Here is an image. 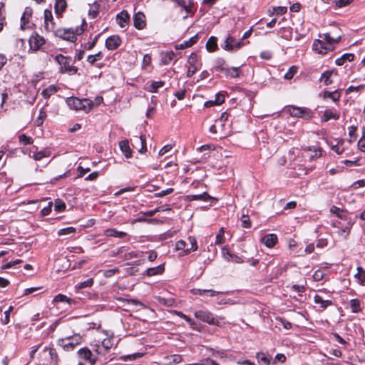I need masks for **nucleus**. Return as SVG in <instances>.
I'll list each match as a JSON object with an SVG mask.
<instances>
[{"instance_id": "obj_27", "label": "nucleus", "mask_w": 365, "mask_h": 365, "mask_svg": "<svg viewBox=\"0 0 365 365\" xmlns=\"http://www.w3.org/2000/svg\"><path fill=\"white\" fill-rule=\"evenodd\" d=\"M67 4L66 0H56L54 5L55 13L61 15L66 9Z\"/></svg>"}, {"instance_id": "obj_43", "label": "nucleus", "mask_w": 365, "mask_h": 365, "mask_svg": "<svg viewBox=\"0 0 365 365\" xmlns=\"http://www.w3.org/2000/svg\"><path fill=\"white\" fill-rule=\"evenodd\" d=\"M324 39L325 40L324 42L326 44L331 43V46H333L334 43H337L341 38V35H338L336 36H331L329 33L324 34Z\"/></svg>"}, {"instance_id": "obj_41", "label": "nucleus", "mask_w": 365, "mask_h": 365, "mask_svg": "<svg viewBox=\"0 0 365 365\" xmlns=\"http://www.w3.org/2000/svg\"><path fill=\"white\" fill-rule=\"evenodd\" d=\"M100 5L96 1L88 10V16L92 19H95L99 14Z\"/></svg>"}, {"instance_id": "obj_55", "label": "nucleus", "mask_w": 365, "mask_h": 365, "mask_svg": "<svg viewBox=\"0 0 365 365\" xmlns=\"http://www.w3.org/2000/svg\"><path fill=\"white\" fill-rule=\"evenodd\" d=\"M143 354L142 353H135V354H128V355H125V356H121V359L126 361L128 359L129 360H135L136 359H138V358H140Z\"/></svg>"}, {"instance_id": "obj_8", "label": "nucleus", "mask_w": 365, "mask_h": 365, "mask_svg": "<svg viewBox=\"0 0 365 365\" xmlns=\"http://www.w3.org/2000/svg\"><path fill=\"white\" fill-rule=\"evenodd\" d=\"M244 45L245 43L242 40L237 41L235 37L230 35L225 40L224 44L222 45V47L226 51H232L240 48Z\"/></svg>"}, {"instance_id": "obj_59", "label": "nucleus", "mask_w": 365, "mask_h": 365, "mask_svg": "<svg viewBox=\"0 0 365 365\" xmlns=\"http://www.w3.org/2000/svg\"><path fill=\"white\" fill-rule=\"evenodd\" d=\"M52 207H53V202H49L48 203L47 206H46L45 207L41 209V215L43 216L48 215L51 213V212Z\"/></svg>"}, {"instance_id": "obj_14", "label": "nucleus", "mask_w": 365, "mask_h": 365, "mask_svg": "<svg viewBox=\"0 0 365 365\" xmlns=\"http://www.w3.org/2000/svg\"><path fill=\"white\" fill-rule=\"evenodd\" d=\"M78 354L81 358L88 361L91 365L95 364L96 357L88 348L84 347L80 349L78 351Z\"/></svg>"}, {"instance_id": "obj_57", "label": "nucleus", "mask_w": 365, "mask_h": 365, "mask_svg": "<svg viewBox=\"0 0 365 365\" xmlns=\"http://www.w3.org/2000/svg\"><path fill=\"white\" fill-rule=\"evenodd\" d=\"M365 86L364 85H359L357 86H350L345 91V93L347 95L353 91H361V90L364 89Z\"/></svg>"}, {"instance_id": "obj_7", "label": "nucleus", "mask_w": 365, "mask_h": 365, "mask_svg": "<svg viewBox=\"0 0 365 365\" xmlns=\"http://www.w3.org/2000/svg\"><path fill=\"white\" fill-rule=\"evenodd\" d=\"M187 64V77L188 78L192 77L200 68V66H201V63H198L197 55L195 53H192L190 55Z\"/></svg>"}, {"instance_id": "obj_24", "label": "nucleus", "mask_w": 365, "mask_h": 365, "mask_svg": "<svg viewBox=\"0 0 365 365\" xmlns=\"http://www.w3.org/2000/svg\"><path fill=\"white\" fill-rule=\"evenodd\" d=\"M178 6L182 7L187 14H189L191 11L192 3L191 0H172Z\"/></svg>"}, {"instance_id": "obj_19", "label": "nucleus", "mask_w": 365, "mask_h": 365, "mask_svg": "<svg viewBox=\"0 0 365 365\" xmlns=\"http://www.w3.org/2000/svg\"><path fill=\"white\" fill-rule=\"evenodd\" d=\"M277 242V236L275 234H267L262 238V242L267 247H272Z\"/></svg>"}, {"instance_id": "obj_32", "label": "nucleus", "mask_w": 365, "mask_h": 365, "mask_svg": "<svg viewBox=\"0 0 365 365\" xmlns=\"http://www.w3.org/2000/svg\"><path fill=\"white\" fill-rule=\"evenodd\" d=\"M165 85V82L163 81H152L150 84H148V91L151 93H157L159 88L163 87Z\"/></svg>"}, {"instance_id": "obj_3", "label": "nucleus", "mask_w": 365, "mask_h": 365, "mask_svg": "<svg viewBox=\"0 0 365 365\" xmlns=\"http://www.w3.org/2000/svg\"><path fill=\"white\" fill-rule=\"evenodd\" d=\"M284 111L294 118H300L309 120L313 117V112L312 110L304 107H298L289 105L284 108Z\"/></svg>"}, {"instance_id": "obj_22", "label": "nucleus", "mask_w": 365, "mask_h": 365, "mask_svg": "<svg viewBox=\"0 0 365 365\" xmlns=\"http://www.w3.org/2000/svg\"><path fill=\"white\" fill-rule=\"evenodd\" d=\"M104 235L107 237L123 238L127 236V233L123 231H118L115 228H109L104 230Z\"/></svg>"}, {"instance_id": "obj_29", "label": "nucleus", "mask_w": 365, "mask_h": 365, "mask_svg": "<svg viewBox=\"0 0 365 365\" xmlns=\"http://www.w3.org/2000/svg\"><path fill=\"white\" fill-rule=\"evenodd\" d=\"M314 302L317 304H320V307L324 309L332 304L331 300H324L322 297L318 294L314 297Z\"/></svg>"}, {"instance_id": "obj_52", "label": "nucleus", "mask_w": 365, "mask_h": 365, "mask_svg": "<svg viewBox=\"0 0 365 365\" xmlns=\"http://www.w3.org/2000/svg\"><path fill=\"white\" fill-rule=\"evenodd\" d=\"M76 232V228L73 227H68L66 228H63L58 230V235H67L70 234H73Z\"/></svg>"}, {"instance_id": "obj_49", "label": "nucleus", "mask_w": 365, "mask_h": 365, "mask_svg": "<svg viewBox=\"0 0 365 365\" xmlns=\"http://www.w3.org/2000/svg\"><path fill=\"white\" fill-rule=\"evenodd\" d=\"M93 279L92 278H89V279H86V281L81 282L78 283L76 285V289H81L86 288V287H90L93 285Z\"/></svg>"}, {"instance_id": "obj_38", "label": "nucleus", "mask_w": 365, "mask_h": 365, "mask_svg": "<svg viewBox=\"0 0 365 365\" xmlns=\"http://www.w3.org/2000/svg\"><path fill=\"white\" fill-rule=\"evenodd\" d=\"M58 89L56 86L50 85L46 88L43 89L41 92V95L45 98H48L51 95L57 92Z\"/></svg>"}, {"instance_id": "obj_46", "label": "nucleus", "mask_w": 365, "mask_h": 365, "mask_svg": "<svg viewBox=\"0 0 365 365\" xmlns=\"http://www.w3.org/2000/svg\"><path fill=\"white\" fill-rule=\"evenodd\" d=\"M225 74L231 78H237L240 76V68L239 67H231L226 70Z\"/></svg>"}, {"instance_id": "obj_53", "label": "nucleus", "mask_w": 365, "mask_h": 365, "mask_svg": "<svg viewBox=\"0 0 365 365\" xmlns=\"http://www.w3.org/2000/svg\"><path fill=\"white\" fill-rule=\"evenodd\" d=\"M297 71L296 66H292L284 75V78L287 80L292 79Z\"/></svg>"}, {"instance_id": "obj_2", "label": "nucleus", "mask_w": 365, "mask_h": 365, "mask_svg": "<svg viewBox=\"0 0 365 365\" xmlns=\"http://www.w3.org/2000/svg\"><path fill=\"white\" fill-rule=\"evenodd\" d=\"M67 105L73 110H81L85 112H88L93 107V101L88 99H79L76 97H70L66 99Z\"/></svg>"}, {"instance_id": "obj_63", "label": "nucleus", "mask_w": 365, "mask_h": 365, "mask_svg": "<svg viewBox=\"0 0 365 365\" xmlns=\"http://www.w3.org/2000/svg\"><path fill=\"white\" fill-rule=\"evenodd\" d=\"M354 277L359 284L365 285V272L356 273Z\"/></svg>"}, {"instance_id": "obj_45", "label": "nucleus", "mask_w": 365, "mask_h": 365, "mask_svg": "<svg viewBox=\"0 0 365 365\" xmlns=\"http://www.w3.org/2000/svg\"><path fill=\"white\" fill-rule=\"evenodd\" d=\"M175 56V53L173 51H167L163 54L162 56V63L165 65H167L171 62Z\"/></svg>"}, {"instance_id": "obj_17", "label": "nucleus", "mask_w": 365, "mask_h": 365, "mask_svg": "<svg viewBox=\"0 0 365 365\" xmlns=\"http://www.w3.org/2000/svg\"><path fill=\"white\" fill-rule=\"evenodd\" d=\"M116 20L118 24L121 28L125 27L130 21V16L126 11H122L120 13L117 14Z\"/></svg>"}, {"instance_id": "obj_44", "label": "nucleus", "mask_w": 365, "mask_h": 365, "mask_svg": "<svg viewBox=\"0 0 365 365\" xmlns=\"http://www.w3.org/2000/svg\"><path fill=\"white\" fill-rule=\"evenodd\" d=\"M350 307L351 309V312L353 313H359L361 312V303L360 301L357 299H353L350 301Z\"/></svg>"}, {"instance_id": "obj_62", "label": "nucleus", "mask_w": 365, "mask_h": 365, "mask_svg": "<svg viewBox=\"0 0 365 365\" xmlns=\"http://www.w3.org/2000/svg\"><path fill=\"white\" fill-rule=\"evenodd\" d=\"M227 67L225 66V63L224 61H218L217 64L215 66V70L216 71H224L226 72Z\"/></svg>"}, {"instance_id": "obj_1", "label": "nucleus", "mask_w": 365, "mask_h": 365, "mask_svg": "<svg viewBox=\"0 0 365 365\" xmlns=\"http://www.w3.org/2000/svg\"><path fill=\"white\" fill-rule=\"evenodd\" d=\"M83 25L73 29H58L54 31L55 36L63 40L75 42L77 40V36L83 34L84 31Z\"/></svg>"}, {"instance_id": "obj_15", "label": "nucleus", "mask_w": 365, "mask_h": 365, "mask_svg": "<svg viewBox=\"0 0 365 365\" xmlns=\"http://www.w3.org/2000/svg\"><path fill=\"white\" fill-rule=\"evenodd\" d=\"M133 25L138 30H141L145 26V16L142 12H138L134 14Z\"/></svg>"}, {"instance_id": "obj_23", "label": "nucleus", "mask_w": 365, "mask_h": 365, "mask_svg": "<svg viewBox=\"0 0 365 365\" xmlns=\"http://www.w3.org/2000/svg\"><path fill=\"white\" fill-rule=\"evenodd\" d=\"M323 98H330L334 102H337L339 101V98H340V96H341V94H340V91L336 89L334 91H325L324 93H323Z\"/></svg>"}, {"instance_id": "obj_18", "label": "nucleus", "mask_w": 365, "mask_h": 365, "mask_svg": "<svg viewBox=\"0 0 365 365\" xmlns=\"http://www.w3.org/2000/svg\"><path fill=\"white\" fill-rule=\"evenodd\" d=\"M337 75V71L334 70L324 71L320 78V81L322 82L325 86H329L333 83L331 76L333 75Z\"/></svg>"}, {"instance_id": "obj_37", "label": "nucleus", "mask_w": 365, "mask_h": 365, "mask_svg": "<svg viewBox=\"0 0 365 365\" xmlns=\"http://www.w3.org/2000/svg\"><path fill=\"white\" fill-rule=\"evenodd\" d=\"M192 200H202V201H209V200H216L215 198L210 196L207 192H203L200 195H193L191 196Z\"/></svg>"}, {"instance_id": "obj_10", "label": "nucleus", "mask_w": 365, "mask_h": 365, "mask_svg": "<svg viewBox=\"0 0 365 365\" xmlns=\"http://www.w3.org/2000/svg\"><path fill=\"white\" fill-rule=\"evenodd\" d=\"M29 45L31 49L38 51L41 49V46L45 43L44 38L38 34L32 35L29 38Z\"/></svg>"}, {"instance_id": "obj_39", "label": "nucleus", "mask_w": 365, "mask_h": 365, "mask_svg": "<svg viewBox=\"0 0 365 365\" xmlns=\"http://www.w3.org/2000/svg\"><path fill=\"white\" fill-rule=\"evenodd\" d=\"M53 301L56 302H66L70 305L75 303L74 299L68 298V297L62 294H58V295H56L54 297Z\"/></svg>"}, {"instance_id": "obj_34", "label": "nucleus", "mask_w": 365, "mask_h": 365, "mask_svg": "<svg viewBox=\"0 0 365 365\" xmlns=\"http://www.w3.org/2000/svg\"><path fill=\"white\" fill-rule=\"evenodd\" d=\"M112 346H113V343H112L111 340L110 339H105L102 341L101 346L100 345L97 346L96 351L99 354L101 353L102 348H103L105 349V351H107L111 349Z\"/></svg>"}, {"instance_id": "obj_33", "label": "nucleus", "mask_w": 365, "mask_h": 365, "mask_svg": "<svg viewBox=\"0 0 365 365\" xmlns=\"http://www.w3.org/2000/svg\"><path fill=\"white\" fill-rule=\"evenodd\" d=\"M164 272V264H160L155 267L148 268L146 269V274L148 276H153L155 274H162Z\"/></svg>"}, {"instance_id": "obj_20", "label": "nucleus", "mask_w": 365, "mask_h": 365, "mask_svg": "<svg viewBox=\"0 0 365 365\" xmlns=\"http://www.w3.org/2000/svg\"><path fill=\"white\" fill-rule=\"evenodd\" d=\"M198 39L197 35H195L191 37L189 40L184 41L181 43H178L175 46L176 50L185 49L191 47L192 45L197 43Z\"/></svg>"}, {"instance_id": "obj_31", "label": "nucleus", "mask_w": 365, "mask_h": 365, "mask_svg": "<svg viewBox=\"0 0 365 365\" xmlns=\"http://www.w3.org/2000/svg\"><path fill=\"white\" fill-rule=\"evenodd\" d=\"M44 351H48V355L50 357L51 363L53 364L54 365L57 364L58 362V354L56 352V350L53 347H47L46 346L43 349Z\"/></svg>"}, {"instance_id": "obj_26", "label": "nucleus", "mask_w": 365, "mask_h": 365, "mask_svg": "<svg viewBox=\"0 0 365 365\" xmlns=\"http://www.w3.org/2000/svg\"><path fill=\"white\" fill-rule=\"evenodd\" d=\"M215 123L217 125L218 138L225 137L229 133V130L225 128V123H222V120H216Z\"/></svg>"}, {"instance_id": "obj_56", "label": "nucleus", "mask_w": 365, "mask_h": 365, "mask_svg": "<svg viewBox=\"0 0 365 365\" xmlns=\"http://www.w3.org/2000/svg\"><path fill=\"white\" fill-rule=\"evenodd\" d=\"M287 7H284V6H277V7H274L272 9V11H271L270 10H269V12L270 13V14H273L274 13H276L277 14H284L287 12Z\"/></svg>"}, {"instance_id": "obj_25", "label": "nucleus", "mask_w": 365, "mask_h": 365, "mask_svg": "<svg viewBox=\"0 0 365 365\" xmlns=\"http://www.w3.org/2000/svg\"><path fill=\"white\" fill-rule=\"evenodd\" d=\"M24 153L25 154H29V157L33 158L36 161L41 160L43 158L49 156V154L46 153V152L45 151L34 152L33 155H31V149H30L29 150L26 149L24 151Z\"/></svg>"}, {"instance_id": "obj_5", "label": "nucleus", "mask_w": 365, "mask_h": 365, "mask_svg": "<svg viewBox=\"0 0 365 365\" xmlns=\"http://www.w3.org/2000/svg\"><path fill=\"white\" fill-rule=\"evenodd\" d=\"M55 61L60 65V72L70 75L76 74L78 68L70 65L71 58L58 54L55 56Z\"/></svg>"}, {"instance_id": "obj_13", "label": "nucleus", "mask_w": 365, "mask_h": 365, "mask_svg": "<svg viewBox=\"0 0 365 365\" xmlns=\"http://www.w3.org/2000/svg\"><path fill=\"white\" fill-rule=\"evenodd\" d=\"M339 118V112L335 108H328L324 111L321 118L322 122H327L331 119L338 120Z\"/></svg>"}, {"instance_id": "obj_6", "label": "nucleus", "mask_w": 365, "mask_h": 365, "mask_svg": "<svg viewBox=\"0 0 365 365\" xmlns=\"http://www.w3.org/2000/svg\"><path fill=\"white\" fill-rule=\"evenodd\" d=\"M82 337L79 334L66 336L63 339H60L58 341V344L61 346L64 351H70L75 349V347L80 344Z\"/></svg>"}, {"instance_id": "obj_4", "label": "nucleus", "mask_w": 365, "mask_h": 365, "mask_svg": "<svg viewBox=\"0 0 365 365\" xmlns=\"http://www.w3.org/2000/svg\"><path fill=\"white\" fill-rule=\"evenodd\" d=\"M194 315L197 319L207 323L210 325L219 326L220 324V320L224 319L222 317H215L212 312L205 309L196 310L194 312Z\"/></svg>"}, {"instance_id": "obj_61", "label": "nucleus", "mask_w": 365, "mask_h": 365, "mask_svg": "<svg viewBox=\"0 0 365 365\" xmlns=\"http://www.w3.org/2000/svg\"><path fill=\"white\" fill-rule=\"evenodd\" d=\"M358 148L361 152H365V131L363 132L362 136L358 142Z\"/></svg>"}, {"instance_id": "obj_42", "label": "nucleus", "mask_w": 365, "mask_h": 365, "mask_svg": "<svg viewBox=\"0 0 365 365\" xmlns=\"http://www.w3.org/2000/svg\"><path fill=\"white\" fill-rule=\"evenodd\" d=\"M167 361V364H170V363L179 364L182 361V356L179 354H173L170 356H167L164 358Z\"/></svg>"}, {"instance_id": "obj_36", "label": "nucleus", "mask_w": 365, "mask_h": 365, "mask_svg": "<svg viewBox=\"0 0 365 365\" xmlns=\"http://www.w3.org/2000/svg\"><path fill=\"white\" fill-rule=\"evenodd\" d=\"M155 299L159 304L166 307H172L175 303V300L173 298H165L160 296H158L155 297Z\"/></svg>"}, {"instance_id": "obj_50", "label": "nucleus", "mask_w": 365, "mask_h": 365, "mask_svg": "<svg viewBox=\"0 0 365 365\" xmlns=\"http://www.w3.org/2000/svg\"><path fill=\"white\" fill-rule=\"evenodd\" d=\"M19 141L24 145H31L33 143L34 140L31 137L27 136L26 134H21L19 135Z\"/></svg>"}, {"instance_id": "obj_47", "label": "nucleus", "mask_w": 365, "mask_h": 365, "mask_svg": "<svg viewBox=\"0 0 365 365\" xmlns=\"http://www.w3.org/2000/svg\"><path fill=\"white\" fill-rule=\"evenodd\" d=\"M66 205L61 199H56L54 202V210L58 212H61L66 210Z\"/></svg>"}, {"instance_id": "obj_21", "label": "nucleus", "mask_w": 365, "mask_h": 365, "mask_svg": "<svg viewBox=\"0 0 365 365\" xmlns=\"http://www.w3.org/2000/svg\"><path fill=\"white\" fill-rule=\"evenodd\" d=\"M119 148L126 158H130L132 156V150L129 146L128 140H122L119 143Z\"/></svg>"}, {"instance_id": "obj_12", "label": "nucleus", "mask_w": 365, "mask_h": 365, "mask_svg": "<svg viewBox=\"0 0 365 365\" xmlns=\"http://www.w3.org/2000/svg\"><path fill=\"white\" fill-rule=\"evenodd\" d=\"M121 43V38L118 35L109 36L106 41V46L108 50L117 49Z\"/></svg>"}, {"instance_id": "obj_60", "label": "nucleus", "mask_w": 365, "mask_h": 365, "mask_svg": "<svg viewBox=\"0 0 365 365\" xmlns=\"http://www.w3.org/2000/svg\"><path fill=\"white\" fill-rule=\"evenodd\" d=\"M242 225L245 228H249L251 226V222L249 216L243 215L241 218Z\"/></svg>"}, {"instance_id": "obj_48", "label": "nucleus", "mask_w": 365, "mask_h": 365, "mask_svg": "<svg viewBox=\"0 0 365 365\" xmlns=\"http://www.w3.org/2000/svg\"><path fill=\"white\" fill-rule=\"evenodd\" d=\"M46 116H47L46 112L45 111V110L43 108H41L39 110V114H38V118L35 120V123H34L35 125L38 127L41 126L43 123V121H44L45 118H46Z\"/></svg>"}, {"instance_id": "obj_64", "label": "nucleus", "mask_w": 365, "mask_h": 365, "mask_svg": "<svg viewBox=\"0 0 365 365\" xmlns=\"http://www.w3.org/2000/svg\"><path fill=\"white\" fill-rule=\"evenodd\" d=\"M331 213L335 214L337 217L342 218L343 210L336 206H332L330 209Z\"/></svg>"}, {"instance_id": "obj_9", "label": "nucleus", "mask_w": 365, "mask_h": 365, "mask_svg": "<svg viewBox=\"0 0 365 365\" xmlns=\"http://www.w3.org/2000/svg\"><path fill=\"white\" fill-rule=\"evenodd\" d=\"M313 49L319 53L325 54L329 51H332L334 49V46H331V43L326 44V43L322 40L317 39L314 41Z\"/></svg>"}, {"instance_id": "obj_16", "label": "nucleus", "mask_w": 365, "mask_h": 365, "mask_svg": "<svg viewBox=\"0 0 365 365\" xmlns=\"http://www.w3.org/2000/svg\"><path fill=\"white\" fill-rule=\"evenodd\" d=\"M222 253L224 258L227 261L233 262L235 263H242L243 262V259L240 257H239L235 254L230 253V251L226 247L222 248Z\"/></svg>"}, {"instance_id": "obj_28", "label": "nucleus", "mask_w": 365, "mask_h": 365, "mask_svg": "<svg viewBox=\"0 0 365 365\" xmlns=\"http://www.w3.org/2000/svg\"><path fill=\"white\" fill-rule=\"evenodd\" d=\"M354 58V55L353 53H344L340 58H336L335 63L337 66H342L346 61H352Z\"/></svg>"}, {"instance_id": "obj_11", "label": "nucleus", "mask_w": 365, "mask_h": 365, "mask_svg": "<svg viewBox=\"0 0 365 365\" xmlns=\"http://www.w3.org/2000/svg\"><path fill=\"white\" fill-rule=\"evenodd\" d=\"M44 28L47 31H53L55 28L52 12L48 9L44 11Z\"/></svg>"}, {"instance_id": "obj_51", "label": "nucleus", "mask_w": 365, "mask_h": 365, "mask_svg": "<svg viewBox=\"0 0 365 365\" xmlns=\"http://www.w3.org/2000/svg\"><path fill=\"white\" fill-rule=\"evenodd\" d=\"M256 357L259 363H262L263 365H269V359L264 353H257Z\"/></svg>"}, {"instance_id": "obj_35", "label": "nucleus", "mask_w": 365, "mask_h": 365, "mask_svg": "<svg viewBox=\"0 0 365 365\" xmlns=\"http://www.w3.org/2000/svg\"><path fill=\"white\" fill-rule=\"evenodd\" d=\"M187 240H188L189 243L190 244V247L185 250V255H188L191 252L196 251L198 248V246L197 244V240L195 237L190 236L187 238Z\"/></svg>"}, {"instance_id": "obj_54", "label": "nucleus", "mask_w": 365, "mask_h": 365, "mask_svg": "<svg viewBox=\"0 0 365 365\" xmlns=\"http://www.w3.org/2000/svg\"><path fill=\"white\" fill-rule=\"evenodd\" d=\"M13 307H9V309L4 312V317H1V321L3 324H7L10 321V312Z\"/></svg>"}, {"instance_id": "obj_58", "label": "nucleus", "mask_w": 365, "mask_h": 365, "mask_svg": "<svg viewBox=\"0 0 365 365\" xmlns=\"http://www.w3.org/2000/svg\"><path fill=\"white\" fill-rule=\"evenodd\" d=\"M139 139H140V144H141V148L139 150V152L140 153H144L147 150L145 135H141L140 136Z\"/></svg>"}, {"instance_id": "obj_30", "label": "nucleus", "mask_w": 365, "mask_h": 365, "mask_svg": "<svg viewBox=\"0 0 365 365\" xmlns=\"http://www.w3.org/2000/svg\"><path fill=\"white\" fill-rule=\"evenodd\" d=\"M217 41V39L216 37H215V36L210 37L206 43L207 50L210 52L215 51L218 48Z\"/></svg>"}, {"instance_id": "obj_40", "label": "nucleus", "mask_w": 365, "mask_h": 365, "mask_svg": "<svg viewBox=\"0 0 365 365\" xmlns=\"http://www.w3.org/2000/svg\"><path fill=\"white\" fill-rule=\"evenodd\" d=\"M194 294H199L203 296L205 294L210 293V297H214L217 294L221 293L220 292L212 290V289H195L192 290Z\"/></svg>"}]
</instances>
